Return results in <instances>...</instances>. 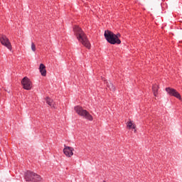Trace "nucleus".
Here are the masks:
<instances>
[{
	"label": "nucleus",
	"instance_id": "obj_3",
	"mask_svg": "<svg viewBox=\"0 0 182 182\" xmlns=\"http://www.w3.org/2000/svg\"><path fill=\"white\" fill-rule=\"evenodd\" d=\"M24 179L26 181L42 182V177L31 171H27L24 173Z\"/></svg>",
	"mask_w": 182,
	"mask_h": 182
},
{
	"label": "nucleus",
	"instance_id": "obj_13",
	"mask_svg": "<svg viewBox=\"0 0 182 182\" xmlns=\"http://www.w3.org/2000/svg\"><path fill=\"white\" fill-rule=\"evenodd\" d=\"M127 127L129 129H136V124H133L132 121L127 122Z\"/></svg>",
	"mask_w": 182,
	"mask_h": 182
},
{
	"label": "nucleus",
	"instance_id": "obj_11",
	"mask_svg": "<svg viewBox=\"0 0 182 182\" xmlns=\"http://www.w3.org/2000/svg\"><path fill=\"white\" fill-rule=\"evenodd\" d=\"M105 83H106L107 87H108V89H109L111 90H114V85H113V84L112 82H109L107 81H105Z\"/></svg>",
	"mask_w": 182,
	"mask_h": 182
},
{
	"label": "nucleus",
	"instance_id": "obj_7",
	"mask_svg": "<svg viewBox=\"0 0 182 182\" xmlns=\"http://www.w3.org/2000/svg\"><path fill=\"white\" fill-rule=\"evenodd\" d=\"M21 84L23 89L26 90H31L32 89V82L28 78V77H24L21 80Z\"/></svg>",
	"mask_w": 182,
	"mask_h": 182
},
{
	"label": "nucleus",
	"instance_id": "obj_12",
	"mask_svg": "<svg viewBox=\"0 0 182 182\" xmlns=\"http://www.w3.org/2000/svg\"><path fill=\"white\" fill-rule=\"evenodd\" d=\"M46 102L49 105V106H53V100L49 98V97L46 98Z\"/></svg>",
	"mask_w": 182,
	"mask_h": 182
},
{
	"label": "nucleus",
	"instance_id": "obj_2",
	"mask_svg": "<svg viewBox=\"0 0 182 182\" xmlns=\"http://www.w3.org/2000/svg\"><path fill=\"white\" fill-rule=\"evenodd\" d=\"M104 36L108 43L111 45H120L122 43V41L117 38L116 34H114L112 31L107 30L105 31Z\"/></svg>",
	"mask_w": 182,
	"mask_h": 182
},
{
	"label": "nucleus",
	"instance_id": "obj_5",
	"mask_svg": "<svg viewBox=\"0 0 182 182\" xmlns=\"http://www.w3.org/2000/svg\"><path fill=\"white\" fill-rule=\"evenodd\" d=\"M0 42L3 46H5L9 50H12V45L9 41V38L6 37V36L4 34H0Z\"/></svg>",
	"mask_w": 182,
	"mask_h": 182
},
{
	"label": "nucleus",
	"instance_id": "obj_15",
	"mask_svg": "<svg viewBox=\"0 0 182 182\" xmlns=\"http://www.w3.org/2000/svg\"><path fill=\"white\" fill-rule=\"evenodd\" d=\"M115 36H117V38L119 39L120 38L121 35L120 33L115 34Z\"/></svg>",
	"mask_w": 182,
	"mask_h": 182
},
{
	"label": "nucleus",
	"instance_id": "obj_4",
	"mask_svg": "<svg viewBox=\"0 0 182 182\" xmlns=\"http://www.w3.org/2000/svg\"><path fill=\"white\" fill-rule=\"evenodd\" d=\"M75 110L79 116H82V117H84V119H86L87 120H89L90 122H92L93 120V116L87 112L86 109H83V108L80 106H76L75 107Z\"/></svg>",
	"mask_w": 182,
	"mask_h": 182
},
{
	"label": "nucleus",
	"instance_id": "obj_9",
	"mask_svg": "<svg viewBox=\"0 0 182 182\" xmlns=\"http://www.w3.org/2000/svg\"><path fill=\"white\" fill-rule=\"evenodd\" d=\"M40 73H41V76H46V67L45 65L41 63L39 67Z\"/></svg>",
	"mask_w": 182,
	"mask_h": 182
},
{
	"label": "nucleus",
	"instance_id": "obj_6",
	"mask_svg": "<svg viewBox=\"0 0 182 182\" xmlns=\"http://www.w3.org/2000/svg\"><path fill=\"white\" fill-rule=\"evenodd\" d=\"M166 92L168 93V95H169V96H173V97H176V99H178V100H181V95L176 89L166 87Z\"/></svg>",
	"mask_w": 182,
	"mask_h": 182
},
{
	"label": "nucleus",
	"instance_id": "obj_10",
	"mask_svg": "<svg viewBox=\"0 0 182 182\" xmlns=\"http://www.w3.org/2000/svg\"><path fill=\"white\" fill-rule=\"evenodd\" d=\"M152 91L154 93V96H155V97H157L159 95V85L157 84H155L152 86Z\"/></svg>",
	"mask_w": 182,
	"mask_h": 182
},
{
	"label": "nucleus",
	"instance_id": "obj_1",
	"mask_svg": "<svg viewBox=\"0 0 182 182\" xmlns=\"http://www.w3.org/2000/svg\"><path fill=\"white\" fill-rule=\"evenodd\" d=\"M73 32L79 42L85 46V48H87V49H90V43L87 39V36L79 26H74Z\"/></svg>",
	"mask_w": 182,
	"mask_h": 182
},
{
	"label": "nucleus",
	"instance_id": "obj_8",
	"mask_svg": "<svg viewBox=\"0 0 182 182\" xmlns=\"http://www.w3.org/2000/svg\"><path fill=\"white\" fill-rule=\"evenodd\" d=\"M74 150L75 149L73 148L65 145L63 149V153L66 156V157H72V156H73Z\"/></svg>",
	"mask_w": 182,
	"mask_h": 182
},
{
	"label": "nucleus",
	"instance_id": "obj_14",
	"mask_svg": "<svg viewBox=\"0 0 182 182\" xmlns=\"http://www.w3.org/2000/svg\"><path fill=\"white\" fill-rule=\"evenodd\" d=\"M31 49H32L33 52H36V46H35L34 43H31Z\"/></svg>",
	"mask_w": 182,
	"mask_h": 182
}]
</instances>
